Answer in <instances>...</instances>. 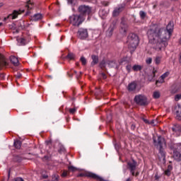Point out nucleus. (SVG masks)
I'll use <instances>...</instances> for the list:
<instances>
[{"label":"nucleus","mask_w":181,"mask_h":181,"mask_svg":"<svg viewBox=\"0 0 181 181\" xmlns=\"http://www.w3.org/2000/svg\"><path fill=\"white\" fill-rule=\"evenodd\" d=\"M174 24L173 21H170L166 27V29L153 25L148 30L147 35L149 43L153 45V49L157 52H160L162 49H165L168 46V42L172 33H173Z\"/></svg>","instance_id":"obj_1"},{"label":"nucleus","mask_w":181,"mask_h":181,"mask_svg":"<svg viewBox=\"0 0 181 181\" xmlns=\"http://www.w3.org/2000/svg\"><path fill=\"white\" fill-rule=\"evenodd\" d=\"M153 144L157 148H159V155L165 159L166 158V152L163 149V145H166V142L165 141V139L160 136H158L157 139L155 136H153Z\"/></svg>","instance_id":"obj_2"},{"label":"nucleus","mask_w":181,"mask_h":181,"mask_svg":"<svg viewBox=\"0 0 181 181\" xmlns=\"http://www.w3.org/2000/svg\"><path fill=\"white\" fill-rule=\"evenodd\" d=\"M127 45L129 49L134 52L139 45V38L134 33L129 34L127 37Z\"/></svg>","instance_id":"obj_3"},{"label":"nucleus","mask_w":181,"mask_h":181,"mask_svg":"<svg viewBox=\"0 0 181 181\" xmlns=\"http://www.w3.org/2000/svg\"><path fill=\"white\" fill-rule=\"evenodd\" d=\"M86 21L80 14H74L69 17V22L73 26H80Z\"/></svg>","instance_id":"obj_4"},{"label":"nucleus","mask_w":181,"mask_h":181,"mask_svg":"<svg viewBox=\"0 0 181 181\" xmlns=\"http://www.w3.org/2000/svg\"><path fill=\"white\" fill-rule=\"evenodd\" d=\"M78 12L79 15L84 18L86 20V16L91 15V12H93V8L89 6L81 5L78 8Z\"/></svg>","instance_id":"obj_5"},{"label":"nucleus","mask_w":181,"mask_h":181,"mask_svg":"<svg viewBox=\"0 0 181 181\" xmlns=\"http://www.w3.org/2000/svg\"><path fill=\"white\" fill-rule=\"evenodd\" d=\"M134 102L138 105H141L142 107H145L149 104L148 101V98L144 95H136L134 97Z\"/></svg>","instance_id":"obj_6"},{"label":"nucleus","mask_w":181,"mask_h":181,"mask_svg":"<svg viewBox=\"0 0 181 181\" xmlns=\"http://www.w3.org/2000/svg\"><path fill=\"white\" fill-rule=\"evenodd\" d=\"M127 169H129L132 176H138L139 175V172L135 173V170H136V161L134 160L127 163Z\"/></svg>","instance_id":"obj_7"},{"label":"nucleus","mask_w":181,"mask_h":181,"mask_svg":"<svg viewBox=\"0 0 181 181\" xmlns=\"http://www.w3.org/2000/svg\"><path fill=\"white\" fill-rule=\"evenodd\" d=\"M78 177H84V176H86L87 177H91L92 179H95V180L98 181H104V179L100 176H98L97 174H94L93 173H80L78 175Z\"/></svg>","instance_id":"obj_8"},{"label":"nucleus","mask_w":181,"mask_h":181,"mask_svg":"<svg viewBox=\"0 0 181 181\" xmlns=\"http://www.w3.org/2000/svg\"><path fill=\"white\" fill-rule=\"evenodd\" d=\"M78 37L81 40H85L86 37H88V31L87 29L80 28L78 31Z\"/></svg>","instance_id":"obj_9"},{"label":"nucleus","mask_w":181,"mask_h":181,"mask_svg":"<svg viewBox=\"0 0 181 181\" xmlns=\"http://www.w3.org/2000/svg\"><path fill=\"white\" fill-rule=\"evenodd\" d=\"M24 12L25 9H20L18 11L14 10L12 14H10L6 18H4V21L9 19V18H11V19H16V18H18V15H21V13H23Z\"/></svg>","instance_id":"obj_10"},{"label":"nucleus","mask_w":181,"mask_h":181,"mask_svg":"<svg viewBox=\"0 0 181 181\" xmlns=\"http://www.w3.org/2000/svg\"><path fill=\"white\" fill-rule=\"evenodd\" d=\"M9 64L6 62V59L5 57L0 54V69H4V67H6Z\"/></svg>","instance_id":"obj_11"},{"label":"nucleus","mask_w":181,"mask_h":181,"mask_svg":"<svg viewBox=\"0 0 181 181\" xmlns=\"http://www.w3.org/2000/svg\"><path fill=\"white\" fill-rule=\"evenodd\" d=\"M128 30V25L125 23V22L122 21L120 24V30L119 32L122 35H127V31Z\"/></svg>","instance_id":"obj_12"},{"label":"nucleus","mask_w":181,"mask_h":181,"mask_svg":"<svg viewBox=\"0 0 181 181\" xmlns=\"http://www.w3.org/2000/svg\"><path fill=\"white\" fill-rule=\"evenodd\" d=\"M122 11H124V6L120 5L117 6L112 12L113 16H118V15H119Z\"/></svg>","instance_id":"obj_13"},{"label":"nucleus","mask_w":181,"mask_h":181,"mask_svg":"<svg viewBox=\"0 0 181 181\" xmlns=\"http://www.w3.org/2000/svg\"><path fill=\"white\" fill-rule=\"evenodd\" d=\"M136 86L137 84H136V82L135 81L130 83L127 86L128 91H130V92L135 91V90H136Z\"/></svg>","instance_id":"obj_14"},{"label":"nucleus","mask_w":181,"mask_h":181,"mask_svg":"<svg viewBox=\"0 0 181 181\" xmlns=\"http://www.w3.org/2000/svg\"><path fill=\"white\" fill-rule=\"evenodd\" d=\"M170 73L169 72H165L160 77V79L158 81H156V84H158V83H165V79L166 78V77H168L169 76Z\"/></svg>","instance_id":"obj_15"},{"label":"nucleus","mask_w":181,"mask_h":181,"mask_svg":"<svg viewBox=\"0 0 181 181\" xmlns=\"http://www.w3.org/2000/svg\"><path fill=\"white\" fill-rule=\"evenodd\" d=\"M176 118L179 121H181V106L177 105L175 107Z\"/></svg>","instance_id":"obj_16"},{"label":"nucleus","mask_w":181,"mask_h":181,"mask_svg":"<svg viewBox=\"0 0 181 181\" xmlns=\"http://www.w3.org/2000/svg\"><path fill=\"white\" fill-rule=\"evenodd\" d=\"M173 156L174 159H175V160H178V161L181 160V153H180V151L173 150Z\"/></svg>","instance_id":"obj_17"},{"label":"nucleus","mask_w":181,"mask_h":181,"mask_svg":"<svg viewBox=\"0 0 181 181\" xmlns=\"http://www.w3.org/2000/svg\"><path fill=\"white\" fill-rule=\"evenodd\" d=\"M114 29H115V24L112 23L110 25V28L107 30V36H112V33L114 32Z\"/></svg>","instance_id":"obj_18"},{"label":"nucleus","mask_w":181,"mask_h":181,"mask_svg":"<svg viewBox=\"0 0 181 181\" xmlns=\"http://www.w3.org/2000/svg\"><path fill=\"white\" fill-rule=\"evenodd\" d=\"M43 18V16L40 13L35 14L31 17V21H33L34 22H36L37 21H41V19Z\"/></svg>","instance_id":"obj_19"},{"label":"nucleus","mask_w":181,"mask_h":181,"mask_svg":"<svg viewBox=\"0 0 181 181\" xmlns=\"http://www.w3.org/2000/svg\"><path fill=\"white\" fill-rule=\"evenodd\" d=\"M10 62L13 64V66H19V60L15 56L10 57Z\"/></svg>","instance_id":"obj_20"},{"label":"nucleus","mask_w":181,"mask_h":181,"mask_svg":"<svg viewBox=\"0 0 181 181\" xmlns=\"http://www.w3.org/2000/svg\"><path fill=\"white\" fill-rule=\"evenodd\" d=\"M91 59H92V62H91V66H95V64H98V56L97 55H91Z\"/></svg>","instance_id":"obj_21"},{"label":"nucleus","mask_w":181,"mask_h":181,"mask_svg":"<svg viewBox=\"0 0 181 181\" xmlns=\"http://www.w3.org/2000/svg\"><path fill=\"white\" fill-rule=\"evenodd\" d=\"M173 132H181L180 124H174L172 127Z\"/></svg>","instance_id":"obj_22"},{"label":"nucleus","mask_w":181,"mask_h":181,"mask_svg":"<svg viewBox=\"0 0 181 181\" xmlns=\"http://www.w3.org/2000/svg\"><path fill=\"white\" fill-rule=\"evenodd\" d=\"M23 160V158L21 156H18V155H14L13 158V160L14 162H22V160Z\"/></svg>","instance_id":"obj_23"},{"label":"nucleus","mask_w":181,"mask_h":181,"mask_svg":"<svg viewBox=\"0 0 181 181\" xmlns=\"http://www.w3.org/2000/svg\"><path fill=\"white\" fill-rule=\"evenodd\" d=\"M14 146L16 149H21L22 146V142L19 140H16L14 141Z\"/></svg>","instance_id":"obj_24"},{"label":"nucleus","mask_w":181,"mask_h":181,"mask_svg":"<svg viewBox=\"0 0 181 181\" xmlns=\"http://www.w3.org/2000/svg\"><path fill=\"white\" fill-rule=\"evenodd\" d=\"M157 72L156 69H153L151 76H148V80L150 81H155V79L153 78H155V74H156Z\"/></svg>","instance_id":"obj_25"},{"label":"nucleus","mask_w":181,"mask_h":181,"mask_svg":"<svg viewBox=\"0 0 181 181\" xmlns=\"http://www.w3.org/2000/svg\"><path fill=\"white\" fill-rule=\"evenodd\" d=\"M173 150L177 151V152L181 153V144H177L173 145Z\"/></svg>","instance_id":"obj_26"},{"label":"nucleus","mask_w":181,"mask_h":181,"mask_svg":"<svg viewBox=\"0 0 181 181\" xmlns=\"http://www.w3.org/2000/svg\"><path fill=\"white\" fill-rule=\"evenodd\" d=\"M153 98L158 100V98H160V92L159 91H154L153 93Z\"/></svg>","instance_id":"obj_27"},{"label":"nucleus","mask_w":181,"mask_h":181,"mask_svg":"<svg viewBox=\"0 0 181 181\" xmlns=\"http://www.w3.org/2000/svg\"><path fill=\"white\" fill-rule=\"evenodd\" d=\"M132 69L134 71H141V70H142V66L141 65H134L132 67Z\"/></svg>","instance_id":"obj_28"},{"label":"nucleus","mask_w":181,"mask_h":181,"mask_svg":"<svg viewBox=\"0 0 181 181\" xmlns=\"http://www.w3.org/2000/svg\"><path fill=\"white\" fill-rule=\"evenodd\" d=\"M161 60H162V57H156L154 62L156 64L159 65L160 64Z\"/></svg>","instance_id":"obj_29"},{"label":"nucleus","mask_w":181,"mask_h":181,"mask_svg":"<svg viewBox=\"0 0 181 181\" xmlns=\"http://www.w3.org/2000/svg\"><path fill=\"white\" fill-rule=\"evenodd\" d=\"M18 42L21 46H25V45H26V40L25 38L19 39Z\"/></svg>","instance_id":"obj_30"},{"label":"nucleus","mask_w":181,"mask_h":181,"mask_svg":"<svg viewBox=\"0 0 181 181\" xmlns=\"http://www.w3.org/2000/svg\"><path fill=\"white\" fill-rule=\"evenodd\" d=\"M139 16H140L141 19H145V18H146V13H145L144 11H141L139 12Z\"/></svg>","instance_id":"obj_31"},{"label":"nucleus","mask_w":181,"mask_h":181,"mask_svg":"<svg viewBox=\"0 0 181 181\" xmlns=\"http://www.w3.org/2000/svg\"><path fill=\"white\" fill-rule=\"evenodd\" d=\"M67 59H69V60H73L75 57L74 54L73 53H69L66 56Z\"/></svg>","instance_id":"obj_32"},{"label":"nucleus","mask_w":181,"mask_h":181,"mask_svg":"<svg viewBox=\"0 0 181 181\" xmlns=\"http://www.w3.org/2000/svg\"><path fill=\"white\" fill-rule=\"evenodd\" d=\"M81 62L83 66H86L87 64V59L84 57H81Z\"/></svg>","instance_id":"obj_33"},{"label":"nucleus","mask_w":181,"mask_h":181,"mask_svg":"<svg viewBox=\"0 0 181 181\" xmlns=\"http://www.w3.org/2000/svg\"><path fill=\"white\" fill-rule=\"evenodd\" d=\"M69 170H70L71 172H76V170H77V168H76L74 166L71 165L69 167H68Z\"/></svg>","instance_id":"obj_34"},{"label":"nucleus","mask_w":181,"mask_h":181,"mask_svg":"<svg viewBox=\"0 0 181 181\" xmlns=\"http://www.w3.org/2000/svg\"><path fill=\"white\" fill-rule=\"evenodd\" d=\"M52 181H59V175H53Z\"/></svg>","instance_id":"obj_35"},{"label":"nucleus","mask_w":181,"mask_h":181,"mask_svg":"<svg viewBox=\"0 0 181 181\" xmlns=\"http://www.w3.org/2000/svg\"><path fill=\"white\" fill-rule=\"evenodd\" d=\"M67 175H69V171L67 170H64L62 174V177H66L67 176Z\"/></svg>","instance_id":"obj_36"},{"label":"nucleus","mask_w":181,"mask_h":181,"mask_svg":"<svg viewBox=\"0 0 181 181\" xmlns=\"http://www.w3.org/2000/svg\"><path fill=\"white\" fill-rule=\"evenodd\" d=\"M25 8H27L28 11H30V9L33 8V4L32 5L26 4Z\"/></svg>","instance_id":"obj_37"},{"label":"nucleus","mask_w":181,"mask_h":181,"mask_svg":"<svg viewBox=\"0 0 181 181\" xmlns=\"http://www.w3.org/2000/svg\"><path fill=\"white\" fill-rule=\"evenodd\" d=\"M146 64H151L152 63V59L151 57H148L146 60Z\"/></svg>","instance_id":"obj_38"},{"label":"nucleus","mask_w":181,"mask_h":181,"mask_svg":"<svg viewBox=\"0 0 181 181\" xmlns=\"http://www.w3.org/2000/svg\"><path fill=\"white\" fill-rule=\"evenodd\" d=\"M12 181H25L22 177H15Z\"/></svg>","instance_id":"obj_39"},{"label":"nucleus","mask_w":181,"mask_h":181,"mask_svg":"<svg viewBox=\"0 0 181 181\" xmlns=\"http://www.w3.org/2000/svg\"><path fill=\"white\" fill-rule=\"evenodd\" d=\"M76 111H77V109H76V108H71V109H69V112L71 114H76Z\"/></svg>","instance_id":"obj_40"},{"label":"nucleus","mask_w":181,"mask_h":181,"mask_svg":"<svg viewBox=\"0 0 181 181\" xmlns=\"http://www.w3.org/2000/svg\"><path fill=\"white\" fill-rule=\"evenodd\" d=\"M126 69H127V71H128L129 73H130V72H131V69H132V66H131V64H129V65H127V66H126Z\"/></svg>","instance_id":"obj_41"},{"label":"nucleus","mask_w":181,"mask_h":181,"mask_svg":"<svg viewBox=\"0 0 181 181\" xmlns=\"http://www.w3.org/2000/svg\"><path fill=\"white\" fill-rule=\"evenodd\" d=\"M180 99H181V95L180 94L176 95L175 96V101H179V100H180Z\"/></svg>","instance_id":"obj_42"},{"label":"nucleus","mask_w":181,"mask_h":181,"mask_svg":"<svg viewBox=\"0 0 181 181\" xmlns=\"http://www.w3.org/2000/svg\"><path fill=\"white\" fill-rule=\"evenodd\" d=\"M165 175L166 176H170V170L167 169V170L165 171Z\"/></svg>","instance_id":"obj_43"},{"label":"nucleus","mask_w":181,"mask_h":181,"mask_svg":"<svg viewBox=\"0 0 181 181\" xmlns=\"http://www.w3.org/2000/svg\"><path fill=\"white\" fill-rule=\"evenodd\" d=\"M148 125H152L153 127H155V120L149 121Z\"/></svg>","instance_id":"obj_44"},{"label":"nucleus","mask_w":181,"mask_h":181,"mask_svg":"<svg viewBox=\"0 0 181 181\" xmlns=\"http://www.w3.org/2000/svg\"><path fill=\"white\" fill-rule=\"evenodd\" d=\"M47 146H49V148H52V141H47Z\"/></svg>","instance_id":"obj_45"},{"label":"nucleus","mask_w":181,"mask_h":181,"mask_svg":"<svg viewBox=\"0 0 181 181\" xmlns=\"http://www.w3.org/2000/svg\"><path fill=\"white\" fill-rule=\"evenodd\" d=\"M103 5H104V6H108V5H110V3L108 1H103Z\"/></svg>","instance_id":"obj_46"},{"label":"nucleus","mask_w":181,"mask_h":181,"mask_svg":"<svg viewBox=\"0 0 181 181\" xmlns=\"http://www.w3.org/2000/svg\"><path fill=\"white\" fill-rule=\"evenodd\" d=\"M155 180H159V179H160V177L158 175V174H156L155 175Z\"/></svg>","instance_id":"obj_47"},{"label":"nucleus","mask_w":181,"mask_h":181,"mask_svg":"<svg viewBox=\"0 0 181 181\" xmlns=\"http://www.w3.org/2000/svg\"><path fill=\"white\" fill-rule=\"evenodd\" d=\"M144 122H145V124H148L149 125V120L146 119H143Z\"/></svg>","instance_id":"obj_48"},{"label":"nucleus","mask_w":181,"mask_h":181,"mask_svg":"<svg viewBox=\"0 0 181 181\" xmlns=\"http://www.w3.org/2000/svg\"><path fill=\"white\" fill-rule=\"evenodd\" d=\"M21 77H22V74H18L17 75H16V78H21Z\"/></svg>","instance_id":"obj_49"},{"label":"nucleus","mask_w":181,"mask_h":181,"mask_svg":"<svg viewBox=\"0 0 181 181\" xmlns=\"http://www.w3.org/2000/svg\"><path fill=\"white\" fill-rule=\"evenodd\" d=\"M102 77L104 80H105V78H107V75H105L104 73H102Z\"/></svg>","instance_id":"obj_50"},{"label":"nucleus","mask_w":181,"mask_h":181,"mask_svg":"<svg viewBox=\"0 0 181 181\" xmlns=\"http://www.w3.org/2000/svg\"><path fill=\"white\" fill-rule=\"evenodd\" d=\"M27 5H33V3L30 0L27 1Z\"/></svg>","instance_id":"obj_51"},{"label":"nucleus","mask_w":181,"mask_h":181,"mask_svg":"<svg viewBox=\"0 0 181 181\" xmlns=\"http://www.w3.org/2000/svg\"><path fill=\"white\" fill-rule=\"evenodd\" d=\"M135 128H136L135 124H132L131 129L134 130L135 129Z\"/></svg>","instance_id":"obj_52"},{"label":"nucleus","mask_w":181,"mask_h":181,"mask_svg":"<svg viewBox=\"0 0 181 181\" xmlns=\"http://www.w3.org/2000/svg\"><path fill=\"white\" fill-rule=\"evenodd\" d=\"M103 13H104V10H101V11H100V15H103Z\"/></svg>","instance_id":"obj_53"},{"label":"nucleus","mask_w":181,"mask_h":181,"mask_svg":"<svg viewBox=\"0 0 181 181\" xmlns=\"http://www.w3.org/2000/svg\"><path fill=\"white\" fill-rule=\"evenodd\" d=\"M126 181H131V178L130 177L127 178Z\"/></svg>","instance_id":"obj_54"},{"label":"nucleus","mask_w":181,"mask_h":181,"mask_svg":"<svg viewBox=\"0 0 181 181\" xmlns=\"http://www.w3.org/2000/svg\"><path fill=\"white\" fill-rule=\"evenodd\" d=\"M16 33H19V30H16Z\"/></svg>","instance_id":"obj_55"},{"label":"nucleus","mask_w":181,"mask_h":181,"mask_svg":"<svg viewBox=\"0 0 181 181\" xmlns=\"http://www.w3.org/2000/svg\"><path fill=\"white\" fill-rule=\"evenodd\" d=\"M100 67H104V66L103 65V62L100 64Z\"/></svg>","instance_id":"obj_56"},{"label":"nucleus","mask_w":181,"mask_h":181,"mask_svg":"<svg viewBox=\"0 0 181 181\" xmlns=\"http://www.w3.org/2000/svg\"><path fill=\"white\" fill-rule=\"evenodd\" d=\"M47 40H50V35H49Z\"/></svg>","instance_id":"obj_57"},{"label":"nucleus","mask_w":181,"mask_h":181,"mask_svg":"<svg viewBox=\"0 0 181 181\" xmlns=\"http://www.w3.org/2000/svg\"><path fill=\"white\" fill-rule=\"evenodd\" d=\"M4 25V23H0V26H2Z\"/></svg>","instance_id":"obj_58"},{"label":"nucleus","mask_w":181,"mask_h":181,"mask_svg":"<svg viewBox=\"0 0 181 181\" xmlns=\"http://www.w3.org/2000/svg\"><path fill=\"white\" fill-rule=\"evenodd\" d=\"M42 177H43V179H46V176H45V175L42 176Z\"/></svg>","instance_id":"obj_59"},{"label":"nucleus","mask_w":181,"mask_h":181,"mask_svg":"<svg viewBox=\"0 0 181 181\" xmlns=\"http://www.w3.org/2000/svg\"><path fill=\"white\" fill-rule=\"evenodd\" d=\"M2 76H4L3 74H0V77H2Z\"/></svg>","instance_id":"obj_60"},{"label":"nucleus","mask_w":181,"mask_h":181,"mask_svg":"<svg viewBox=\"0 0 181 181\" xmlns=\"http://www.w3.org/2000/svg\"><path fill=\"white\" fill-rule=\"evenodd\" d=\"M57 26H60V24H57Z\"/></svg>","instance_id":"obj_61"},{"label":"nucleus","mask_w":181,"mask_h":181,"mask_svg":"<svg viewBox=\"0 0 181 181\" xmlns=\"http://www.w3.org/2000/svg\"><path fill=\"white\" fill-rule=\"evenodd\" d=\"M180 45H181V38H180Z\"/></svg>","instance_id":"obj_62"},{"label":"nucleus","mask_w":181,"mask_h":181,"mask_svg":"<svg viewBox=\"0 0 181 181\" xmlns=\"http://www.w3.org/2000/svg\"><path fill=\"white\" fill-rule=\"evenodd\" d=\"M105 15H107V13H105L104 14L105 16Z\"/></svg>","instance_id":"obj_63"},{"label":"nucleus","mask_w":181,"mask_h":181,"mask_svg":"<svg viewBox=\"0 0 181 181\" xmlns=\"http://www.w3.org/2000/svg\"><path fill=\"white\" fill-rule=\"evenodd\" d=\"M10 175V173H8V176Z\"/></svg>","instance_id":"obj_64"}]
</instances>
